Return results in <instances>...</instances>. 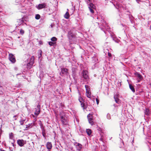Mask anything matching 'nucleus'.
<instances>
[{
	"label": "nucleus",
	"mask_w": 151,
	"mask_h": 151,
	"mask_svg": "<svg viewBox=\"0 0 151 151\" xmlns=\"http://www.w3.org/2000/svg\"><path fill=\"white\" fill-rule=\"evenodd\" d=\"M1 151H5L4 150L1 149Z\"/></svg>",
	"instance_id": "obj_50"
},
{
	"label": "nucleus",
	"mask_w": 151,
	"mask_h": 151,
	"mask_svg": "<svg viewBox=\"0 0 151 151\" xmlns=\"http://www.w3.org/2000/svg\"><path fill=\"white\" fill-rule=\"evenodd\" d=\"M84 1L88 6L92 14L93 13L94 11L93 9L95 8V6L92 3V0H84Z\"/></svg>",
	"instance_id": "obj_2"
},
{
	"label": "nucleus",
	"mask_w": 151,
	"mask_h": 151,
	"mask_svg": "<svg viewBox=\"0 0 151 151\" xmlns=\"http://www.w3.org/2000/svg\"><path fill=\"white\" fill-rule=\"evenodd\" d=\"M29 1H32L33 0H29Z\"/></svg>",
	"instance_id": "obj_55"
},
{
	"label": "nucleus",
	"mask_w": 151,
	"mask_h": 151,
	"mask_svg": "<svg viewBox=\"0 0 151 151\" xmlns=\"http://www.w3.org/2000/svg\"><path fill=\"white\" fill-rule=\"evenodd\" d=\"M68 37L69 39L72 40V38L74 37V35H73L71 31L69 32L68 33Z\"/></svg>",
	"instance_id": "obj_15"
},
{
	"label": "nucleus",
	"mask_w": 151,
	"mask_h": 151,
	"mask_svg": "<svg viewBox=\"0 0 151 151\" xmlns=\"http://www.w3.org/2000/svg\"><path fill=\"white\" fill-rule=\"evenodd\" d=\"M39 54L38 55V57L39 58H40V57H41L42 56V52L41 50H40V51H39Z\"/></svg>",
	"instance_id": "obj_33"
},
{
	"label": "nucleus",
	"mask_w": 151,
	"mask_h": 151,
	"mask_svg": "<svg viewBox=\"0 0 151 151\" xmlns=\"http://www.w3.org/2000/svg\"><path fill=\"white\" fill-rule=\"evenodd\" d=\"M17 116V115H15L14 116L13 118H15Z\"/></svg>",
	"instance_id": "obj_48"
},
{
	"label": "nucleus",
	"mask_w": 151,
	"mask_h": 151,
	"mask_svg": "<svg viewBox=\"0 0 151 151\" xmlns=\"http://www.w3.org/2000/svg\"><path fill=\"white\" fill-rule=\"evenodd\" d=\"M17 119H15V120H16Z\"/></svg>",
	"instance_id": "obj_57"
},
{
	"label": "nucleus",
	"mask_w": 151,
	"mask_h": 151,
	"mask_svg": "<svg viewBox=\"0 0 151 151\" xmlns=\"http://www.w3.org/2000/svg\"><path fill=\"white\" fill-rule=\"evenodd\" d=\"M150 29L151 30V25L150 26Z\"/></svg>",
	"instance_id": "obj_52"
},
{
	"label": "nucleus",
	"mask_w": 151,
	"mask_h": 151,
	"mask_svg": "<svg viewBox=\"0 0 151 151\" xmlns=\"http://www.w3.org/2000/svg\"><path fill=\"white\" fill-rule=\"evenodd\" d=\"M12 145V146L14 147V148L15 147V146L16 145H14V142H12L11 143Z\"/></svg>",
	"instance_id": "obj_42"
},
{
	"label": "nucleus",
	"mask_w": 151,
	"mask_h": 151,
	"mask_svg": "<svg viewBox=\"0 0 151 151\" xmlns=\"http://www.w3.org/2000/svg\"><path fill=\"white\" fill-rule=\"evenodd\" d=\"M149 150L150 151H151V149L150 148H149Z\"/></svg>",
	"instance_id": "obj_53"
},
{
	"label": "nucleus",
	"mask_w": 151,
	"mask_h": 151,
	"mask_svg": "<svg viewBox=\"0 0 151 151\" xmlns=\"http://www.w3.org/2000/svg\"><path fill=\"white\" fill-rule=\"evenodd\" d=\"M147 143L150 144V142L148 141L146 142V143L147 144V145L148 146V144Z\"/></svg>",
	"instance_id": "obj_47"
},
{
	"label": "nucleus",
	"mask_w": 151,
	"mask_h": 151,
	"mask_svg": "<svg viewBox=\"0 0 151 151\" xmlns=\"http://www.w3.org/2000/svg\"><path fill=\"white\" fill-rule=\"evenodd\" d=\"M22 19H18L17 21V22L18 23V25L17 26V27L18 26H20L21 25H22H22H23L24 24H23V22L22 21Z\"/></svg>",
	"instance_id": "obj_17"
},
{
	"label": "nucleus",
	"mask_w": 151,
	"mask_h": 151,
	"mask_svg": "<svg viewBox=\"0 0 151 151\" xmlns=\"http://www.w3.org/2000/svg\"><path fill=\"white\" fill-rule=\"evenodd\" d=\"M78 100L81 103V107L83 108V109H84L85 104L83 102V99L81 97H79L78 98Z\"/></svg>",
	"instance_id": "obj_13"
},
{
	"label": "nucleus",
	"mask_w": 151,
	"mask_h": 151,
	"mask_svg": "<svg viewBox=\"0 0 151 151\" xmlns=\"http://www.w3.org/2000/svg\"><path fill=\"white\" fill-rule=\"evenodd\" d=\"M39 44L40 45H42V42L41 41H40L39 42Z\"/></svg>",
	"instance_id": "obj_44"
},
{
	"label": "nucleus",
	"mask_w": 151,
	"mask_h": 151,
	"mask_svg": "<svg viewBox=\"0 0 151 151\" xmlns=\"http://www.w3.org/2000/svg\"><path fill=\"white\" fill-rule=\"evenodd\" d=\"M17 143L20 146L22 147L25 144L26 142L23 139H18L17 140Z\"/></svg>",
	"instance_id": "obj_12"
},
{
	"label": "nucleus",
	"mask_w": 151,
	"mask_h": 151,
	"mask_svg": "<svg viewBox=\"0 0 151 151\" xmlns=\"http://www.w3.org/2000/svg\"><path fill=\"white\" fill-rule=\"evenodd\" d=\"M60 118L61 119V120H62L63 119H65L63 117V116H61L60 117Z\"/></svg>",
	"instance_id": "obj_43"
},
{
	"label": "nucleus",
	"mask_w": 151,
	"mask_h": 151,
	"mask_svg": "<svg viewBox=\"0 0 151 151\" xmlns=\"http://www.w3.org/2000/svg\"><path fill=\"white\" fill-rule=\"evenodd\" d=\"M87 118L89 123L91 125L94 124V122L93 120V116L92 114H89L87 115Z\"/></svg>",
	"instance_id": "obj_6"
},
{
	"label": "nucleus",
	"mask_w": 151,
	"mask_h": 151,
	"mask_svg": "<svg viewBox=\"0 0 151 151\" xmlns=\"http://www.w3.org/2000/svg\"><path fill=\"white\" fill-rule=\"evenodd\" d=\"M143 130H144V128H143Z\"/></svg>",
	"instance_id": "obj_58"
},
{
	"label": "nucleus",
	"mask_w": 151,
	"mask_h": 151,
	"mask_svg": "<svg viewBox=\"0 0 151 151\" xmlns=\"http://www.w3.org/2000/svg\"><path fill=\"white\" fill-rule=\"evenodd\" d=\"M61 73L63 74H66L68 70L65 68H61Z\"/></svg>",
	"instance_id": "obj_18"
},
{
	"label": "nucleus",
	"mask_w": 151,
	"mask_h": 151,
	"mask_svg": "<svg viewBox=\"0 0 151 151\" xmlns=\"http://www.w3.org/2000/svg\"><path fill=\"white\" fill-rule=\"evenodd\" d=\"M49 45L51 46H54L55 44V42H53L52 41H50L49 42Z\"/></svg>",
	"instance_id": "obj_26"
},
{
	"label": "nucleus",
	"mask_w": 151,
	"mask_h": 151,
	"mask_svg": "<svg viewBox=\"0 0 151 151\" xmlns=\"http://www.w3.org/2000/svg\"><path fill=\"white\" fill-rule=\"evenodd\" d=\"M42 134L43 136L45 138V130L44 129V128L42 129Z\"/></svg>",
	"instance_id": "obj_23"
},
{
	"label": "nucleus",
	"mask_w": 151,
	"mask_h": 151,
	"mask_svg": "<svg viewBox=\"0 0 151 151\" xmlns=\"http://www.w3.org/2000/svg\"><path fill=\"white\" fill-rule=\"evenodd\" d=\"M46 4L45 3H43L41 4H39L38 5H36V8L39 9H41L43 8H46Z\"/></svg>",
	"instance_id": "obj_9"
},
{
	"label": "nucleus",
	"mask_w": 151,
	"mask_h": 151,
	"mask_svg": "<svg viewBox=\"0 0 151 151\" xmlns=\"http://www.w3.org/2000/svg\"><path fill=\"white\" fill-rule=\"evenodd\" d=\"M86 132L88 135H90L92 132L91 130L90 129H87L86 130Z\"/></svg>",
	"instance_id": "obj_22"
},
{
	"label": "nucleus",
	"mask_w": 151,
	"mask_h": 151,
	"mask_svg": "<svg viewBox=\"0 0 151 151\" xmlns=\"http://www.w3.org/2000/svg\"><path fill=\"white\" fill-rule=\"evenodd\" d=\"M33 124H32V123L29 124L27 125H26V129L31 128L32 127V126H33Z\"/></svg>",
	"instance_id": "obj_28"
},
{
	"label": "nucleus",
	"mask_w": 151,
	"mask_h": 151,
	"mask_svg": "<svg viewBox=\"0 0 151 151\" xmlns=\"http://www.w3.org/2000/svg\"><path fill=\"white\" fill-rule=\"evenodd\" d=\"M99 140H100V141H102V142H103V139H102V138H101Z\"/></svg>",
	"instance_id": "obj_46"
},
{
	"label": "nucleus",
	"mask_w": 151,
	"mask_h": 151,
	"mask_svg": "<svg viewBox=\"0 0 151 151\" xmlns=\"http://www.w3.org/2000/svg\"><path fill=\"white\" fill-rule=\"evenodd\" d=\"M108 55L109 57H110L111 56V54L110 52H108Z\"/></svg>",
	"instance_id": "obj_40"
},
{
	"label": "nucleus",
	"mask_w": 151,
	"mask_h": 151,
	"mask_svg": "<svg viewBox=\"0 0 151 151\" xmlns=\"http://www.w3.org/2000/svg\"><path fill=\"white\" fill-rule=\"evenodd\" d=\"M128 16L130 21L131 22H132V21L133 18V17L132 15L130 14H128Z\"/></svg>",
	"instance_id": "obj_25"
},
{
	"label": "nucleus",
	"mask_w": 151,
	"mask_h": 151,
	"mask_svg": "<svg viewBox=\"0 0 151 151\" xmlns=\"http://www.w3.org/2000/svg\"><path fill=\"white\" fill-rule=\"evenodd\" d=\"M34 58H31L29 62L27 63L26 65H24L26 68V70H29L31 68L34 64Z\"/></svg>",
	"instance_id": "obj_3"
},
{
	"label": "nucleus",
	"mask_w": 151,
	"mask_h": 151,
	"mask_svg": "<svg viewBox=\"0 0 151 151\" xmlns=\"http://www.w3.org/2000/svg\"><path fill=\"white\" fill-rule=\"evenodd\" d=\"M9 60L12 63H14L16 61V59L15 56L12 53H9Z\"/></svg>",
	"instance_id": "obj_10"
},
{
	"label": "nucleus",
	"mask_w": 151,
	"mask_h": 151,
	"mask_svg": "<svg viewBox=\"0 0 151 151\" xmlns=\"http://www.w3.org/2000/svg\"><path fill=\"white\" fill-rule=\"evenodd\" d=\"M61 122L62 124L63 125H65L67 124V120L65 119L61 120Z\"/></svg>",
	"instance_id": "obj_24"
},
{
	"label": "nucleus",
	"mask_w": 151,
	"mask_h": 151,
	"mask_svg": "<svg viewBox=\"0 0 151 151\" xmlns=\"http://www.w3.org/2000/svg\"><path fill=\"white\" fill-rule=\"evenodd\" d=\"M114 98L116 103L117 104H119V99L117 98L115 96H114Z\"/></svg>",
	"instance_id": "obj_31"
},
{
	"label": "nucleus",
	"mask_w": 151,
	"mask_h": 151,
	"mask_svg": "<svg viewBox=\"0 0 151 151\" xmlns=\"http://www.w3.org/2000/svg\"><path fill=\"white\" fill-rule=\"evenodd\" d=\"M101 23H102L101 26H100L99 25V23H97L99 27L100 28L101 30L103 31L105 34H106V32L104 30V29H109V27L108 26V25L106 23L104 19H102V20H101Z\"/></svg>",
	"instance_id": "obj_1"
},
{
	"label": "nucleus",
	"mask_w": 151,
	"mask_h": 151,
	"mask_svg": "<svg viewBox=\"0 0 151 151\" xmlns=\"http://www.w3.org/2000/svg\"><path fill=\"white\" fill-rule=\"evenodd\" d=\"M136 1L138 3H139V2L140 1V0H136Z\"/></svg>",
	"instance_id": "obj_45"
},
{
	"label": "nucleus",
	"mask_w": 151,
	"mask_h": 151,
	"mask_svg": "<svg viewBox=\"0 0 151 151\" xmlns=\"http://www.w3.org/2000/svg\"><path fill=\"white\" fill-rule=\"evenodd\" d=\"M150 114V110L147 108L145 109V115L147 116H149Z\"/></svg>",
	"instance_id": "obj_16"
},
{
	"label": "nucleus",
	"mask_w": 151,
	"mask_h": 151,
	"mask_svg": "<svg viewBox=\"0 0 151 151\" xmlns=\"http://www.w3.org/2000/svg\"><path fill=\"white\" fill-rule=\"evenodd\" d=\"M96 102L97 104V105H98L99 104V100L98 99H97V98H96Z\"/></svg>",
	"instance_id": "obj_37"
},
{
	"label": "nucleus",
	"mask_w": 151,
	"mask_h": 151,
	"mask_svg": "<svg viewBox=\"0 0 151 151\" xmlns=\"http://www.w3.org/2000/svg\"><path fill=\"white\" fill-rule=\"evenodd\" d=\"M13 138V134L11 132L9 134V138L10 139H12Z\"/></svg>",
	"instance_id": "obj_32"
},
{
	"label": "nucleus",
	"mask_w": 151,
	"mask_h": 151,
	"mask_svg": "<svg viewBox=\"0 0 151 151\" xmlns=\"http://www.w3.org/2000/svg\"><path fill=\"white\" fill-rule=\"evenodd\" d=\"M3 93V92L2 91L0 90V95H2Z\"/></svg>",
	"instance_id": "obj_41"
},
{
	"label": "nucleus",
	"mask_w": 151,
	"mask_h": 151,
	"mask_svg": "<svg viewBox=\"0 0 151 151\" xmlns=\"http://www.w3.org/2000/svg\"><path fill=\"white\" fill-rule=\"evenodd\" d=\"M150 85L151 86V83L150 84Z\"/></svg>",
	"instance_id": "obj_59"
},
{
	"label": "nucleus",
	"mask_w": 151,
	"mask_h": 151,
	"mask_svg": "<svg viewBox=\"0 0 151 151\" xmlns=\"http://www.w3.org/2000/svg\"><path fill=\"white\" fill-rule=\"evenodd\" d=\"M24 30H23L22 29H21L20 30V34H21V35H23V34L24 33Z\"/></svg>",
	"instance_id": "obj_35"
},
{
	"label": "nucleus",
	"mask_w": 151,
	"mask_h": 151,
	"mask_svg": "<svg viewBox=\"0 0 151 151\" xmlns=\"http://www.w3.org/2000/svg\"><path fill=\"white\" fill-rule=\"evenodd\" d=\"M19 75H20V76H21H21H22V77H23V78H25V76H22V73H19V74H18H18H17V75H16L17 76V77H18V76H19Z\"/></svg>",
	"instance_id": "obj_36"
},
{
	"label": "nucleus",
	"mask_w": 151,
	"mask_h": 151,
	"mask_svg": "<svg viewBox=\"0 0 151 151\" xmlns=\"http://www.w3.org/2000/svg\"><path fill=\"white\" fill-rule=\"evenodd\" d=\"M25 119H20V121H19V122L20 123V125H23L24 123V122H25Z\"/></svg>",
	"instance_id": "obj_27"
},
{
	"label": "nucleus",
	"mask_w": 151,
	"mask_h": 151,
	"mask_svg": "<svg viewBox=\"0 0 151 151\" xmlns=\"http://www.w3.org/2000/svg\"><path fill=\"white\" fill-rule=\"evenodd\" d=\"M21 19H22V21H23V23H24V24H26V22H27V17H23Z\"/></svg>",
	"instance_id": "obj_21"
},
{
	"label": "nucleus",
	"mask_w": 151,
	"mask_h": 151,
	"mask_svg": "<svg viewBox=\"0 0 151 151\" xmlns=\"http://www.w3.org/2000/svg\"><path fill=\"white\" fill-rule=\"evenodd\" d=\"M114 40L115 41L117 42V43H119V42L120 41V40H116V39H114Z\"/></svg>",
	"instance_id": "obj_38"
},
{
	"label": "nucleus",
	"mask_w": 151,
	"mask_h": 151,
	"mask_svg": "<svg viewBox=\"0 0 151 151\" xmlns=\"http://www.w3.org/2000/svg\"><path fill=\"white\" fill-rule=\"evenodd\" d=\"M72 75H73L74 76L75 75H76V73L74 70H72Z\"/></svg>",
	"instance_id": "obj_39"
},
{
	"label": "nucleus",
	"mask_w": 151,
	"mask_h": 151,
	"mask_svg": "<svg viewBox=\"0 0 151 151\" xmlns=\"http://www.w3.org/2000/svg\"><path fill=\"white\" fill-rule=\"evenodd\" d=\"M73 145L75 146L77 151H81L83 148L82 145L81 144L77 142H75L73 143Z\"/></svg>",
	"instance_id": "obj_5"
},
{
	"label": "nucleus",
	"mask_w": 151,
	"mask_h": 151,
	"mask_svg": "<svg viewBox=\"0 0 151 151\" xmlns=\"http://www.w3.org/2000/svg\"><path fill=\"white\" fill-rule=\"evenodd\" d=\"M85 87L86 91V94L88 98L91 99V92L89 86L88 85H86L85 86Z\"/></svg>",
	"instance_id": "obj_7"
},
{
	"label": "nucleus",
	"mask_w": 151,
	"mask_h": 151,
	"mask_svg": "<svg viewBox=\"0 0 151 151\" xmlns=\"http://www.w3.org/2000/svg\"><path fill=\"white\" fill-rule=\"evenodd\" d=\"M134 74L135 76L137 78V82H139L143 79L142 76L138 72H136L134 73Z\"/></svg>",
	"instance_id": "obj_8"
},
{
	"label": "nucleus",
	"mask_w": 151,
	"mask_h": 151,
	"mask_svg": "<svg viewBox=\"0 0 151 151\" xmlns=\"http://www.w3.org/2000/svg\"><path fill=\"white\" fill-rule=\"evenodd\" d=\"M150 38L151 39V36H150Z\"/></svg>",
	"instance_id": "obj_56"
},
{
	"label": "nucleus",
	"mask_w": 151,
	"mask_h": 151,
	"mask_svg": "<svg viewBox=\"0 0 151 151\" xmlns=\"http://www.w3.org/2000/svg\"><path fill=\"white\" fill-rule=\"evenodd\" d=\"M82 77L86 81H87L89 79L88 75V72L86 70H83L82 72Z\"/></svg>",
	"instance_id": "obj_4"
},
{
	"label": "nucleus",
	"mask_w": 151,
	"mask_h": 151,
	"mask_svg": "<svg viewBox=\"0 0 151 151\" xmlns=\"http://www.w3.org/2000/svg\"><path fill=\"white\" fill-rule=\"evenodd\" d=\"M14 69L15 70H17V67H15L14 68Z\"/></svg>",
	"instance_id": "obj_49"
},
{
	"label": "nucleus",
	"mask_w": 151,
	"mask_h": 151,
	"mask_svg": "<svg viewBox=\"0 0 151 151\" xmlns=\"http://www.w3.org/2000/svg\"><path fill=\"white\" fill-rule=\"evenodd\" d=\"M51 40L54 42L57 41V38L55 37H53L51 39Z\"/></svg>",
	"instance_id": "obj_29"
},
{
	"label": "nucleus",
	"mask_w": 151,
	"mask_h": 151,
	"mask_svg": "<svg viewBox=\"0 0 151 151\" xmlns=\"http://www.w3.org/2000/svg\"><path fill=\"white\" fill-rule=\"evenodd\" d=\"M129 86L130 89L133 93H134L135 92V90L133 86L130 84H129Z\"/></svg>",
	"instance_id": "obj_20"
},
{
	"label": "nucleus",
	"mask_w": 151,
	"mask_h": 151,
	"mask_svg": "<svg viewBox=\"0 0 151 151\" xmlns=\"http://www.w3.org/2000/svg\"><path fill=\"white\" fill-rule=\"evenodd\" d=\"M106 118L108 119H111V115L109 114L108 113L107 114Z\"/></svg>",
	"instance_id": "obj_34"
},
{
	"label": "nucleus",
	"mask_w": 151,
	"mask_h": 151,
	"mask_svg": "<svg viewBox=\"0 0 151 151\" xmlns=\"http://www.w3.org/2000/svg\"><path fill=\"white\" fill-rule=\"evenodd\" d=\"M67 10L68 11V9H67ZM64 17L66 19H68L70 17V15L68 11H67L66 12V13L64 15Z\"/></svg>",
	"instance_id": "obj_19"
},
{
	"label": "nucleus",
	"mask_w": 151,
	"mask_h": 151,
	"mask_svg": "<svg viewBox=\"0 0 151 151\" xmlns=\"http://www.w3.org/2000/svg\"><path fill=\"white\" fill-rule=\"evenodd\" d=\"M50 26H51V27H53V25H52V24H51V25H50Z\"/></svg>",
	"instance_id": "obj_51"
},
{
	"label": "nucleus",
	"mask_w": 151,
	"mask_h": 151,
	"mask_svg": "<svg viewBox=\"0 0 151 151\" xmlns=\"http://www.w3.org/2000/svg\"><path fill=\"white\" fill-rule=\"evenodd\" d=\"M46 146L48 151H50L52 148V144L51 142H48L47 143Z\"/></svg>",
	"instance_id": "obj_14"
},
{
	"label": "nucleus",
	"mask_w": 151,
	"mask_h": 151,
	"mask_svg": "<svg viewBox=\"0 0 151 151\" xmlns=\"http://www.w3.org/2000/svg\"><path fill=\"white\" fill-rule=\"evenodd\" d=\"M35 114L37 116H38L40 112V105L38 104L35 109Z\"/></svg>",
	"instance_id": "obj_11"
},
{
	"label": "nucleus",
	"mask_w": 151,
	"mask_h": 151,
	"mask_svg": "<svg viewBox=\"0 0 151 151\" xmlns=\"http://www.w3.org/2000/svg\"><path fill=\"white\" fill-rule=\"evenodd\" d=\"M40 18V16L39 14H36L35 16V18L36 19L38 20Z\"/></svg>",
	"instance_id": "obj_30"
},
{
	"label": "nucleus",
	"mask_w": 151,
	"mask_h": 151,
	"mask_svg": "<svg viewBox=\"0 0 151 151\" xmlns=\"http://www.w3.org/2000/svg\"><path fill=\"white\" fill-rule=\"evenodd\" d=\"M149 6H150V3H149Z\"/></svg>",
	"instance_id": "obj_54"
}]
</instances>
